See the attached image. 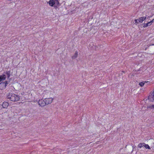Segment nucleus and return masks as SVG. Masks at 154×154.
<instances>
[{"mask_svg":"<svg viewBox=\"0 0 154 154\" xmlns=\"http://www.w3.org/2000/svg\"><path fill=\"white\" fill-rule=\"evenodd\" d=\"M6 98L7 99L10 100L11 101L17 102L19 100L20 97L14 93H9L8 95H7Z\"/></svg>","mask_w":154,"mask_h":154,"instance_id":"obj_1","label":"nucleus"},{"mask_svg":"<svg viewBox=\"0 0 154 154\" xmlns=\"http://www.w3.org/2000/svg\"><path fill=\"white\" fill-rule=\"evenodd\" d=\"M148 99L150 101H154V90L152 93H150Z\"/></svg>","mask_w":154,"mask_h":154,"instance_id":"obj_2","label":"nucleus"},{"mask_svg":"<svg viewBox=\"0 0 154 154\" xmlns=\"http://www.w3.org/2000/svg\"><path fill=\"white\" fill-rule=\"evenodd\" d=\"M38 103V104L42 107L46 105L45 101L42 99L39 100Z\"/></svg>","mask_w":154,"mask_h":154,"instance_id":"obj_3","label":"nucleus"},{"mask_svg":"<svg viewBox=\"0 0 154 154\" xmlns=\"http://www.w3.org/2000/svg\"><path fill=\"white\" fill-rule=\"evenodd\" d=\"M45 101L46 105H48L49 104L51 103H52L53 100V98H45Z\"/></svg>","mask_w":154,"mask_h":154,"instance_id":"obj_4","label":"nucleus"},{"mask_svg":"<svg viewBox=\"0 0 154 154\" xmlns=\"http://www.w3.org/2000/svg\"><path fill=\"white\" fill-rule=\"evenodd\" d=\"M6 79V76L5 74L0 75V82L2 81L5 80Z\"/></svg>","mask_w":154,"mask_h":154,"instance_id":"obj_5","label":"nucleus"},{"mask_svg":"<svg viewBox=\"0 0 154 154\" xmlns=\"http://www.w3.org/2000/svg\"><path fill=\"white\" fill-rule=\"evenodd\" d=\"M8 105L9 103L7 102H3L2 106L3 108H6L8 106Z\"/></svg>","mask_w":154,"mask_h":154,"instance_id":"obj_6","label":"nucleus"},{"mask_svg":"<svg viewBox=\"0 0 154 154\" xmlns=\"http://www.w3.org/2000/svg\"><path fill=\"white\" fill-rule=\"evenodd\" d=\"M6 86L5 85V83L4 82H1L0 83V89H3L6 88Z\"/></svg>","mask_w":154,"mask_h":154,"instance_id":"obj_7","label":"nucleus"},{"mask_svg":"<svg viewBox=\"0 0 154 154\" xmlns=\"http://www.w3.org/2000/svg\"><path fill=\"white\" fill-rule=\"evenodd\" d=\"M48 3L49 5L52 7L54 6V0H50L48 2Z\"/></svg>","mask_w":154,"mask_h":154,"instance_id":"obj_8","label":"nucleus"},{"mask_svg":"<svg viewBox=\"0 0 154 154\" xmlns=\"http://www.w3.org/2000/svg\"><path fill=\"white\" fill-rule=\"evenodd\" d=\"M152 24V23H151V21L149 22L146 23L144 24V25L143 26V27L144 28H146L148 26H150Z\"/></svg>","mask_w":154,"mask_h":154,"instance_id":"obj_9","label":"nucleus"},{"mask_svg":"<svg viewBox=\"0 0 154 154\" xmlns=\"http://www.w3.org/2000/svg\"><path fill=\"white\" fill-rule=\"evenodd\" d=\"M146 16L145 17H140L139 19V20L140 22V23H142L143 21L146 20Z\"/></svg>","mask_w":154,"mask_h":154,"instance_id":"obj_10","label":"nucleus"},{"mask_svg":"<svg viewBox=\"0 0 154 154\" xmlns=\"http://www.w3.org/2000/svg\"><path fill=\"white\" fill-rule=\"evenodd\" d=\"M78 56V52L76 51L74 55L72 57V59H74L76 58Z\"/></svg>","mask_w":154,"mask_h":154,"instance_id":"obj_11","label":"nucleus"},{"mask_svg":"<svg viewBox=\"0 0 154 154\" xmlns=\"http://www.w3.org/2000/svg\"><path fill=\"white\" fill-rule=\"evenodd\" d=\"M5 73L7 75L8 79H9L10 76V75H11V71H7Z\"/></svg>","mask_w":154,"mask_h":154,"instance_id":"obj_12","label":"nucleus"},{"mask_svg":"<svg viewBox=\"0 0 154 154\" xmlns=\"http://www.w3.org/2000/svg\"><path fill=\"white\" fill-rule=\"evenodd\" d=\"M55 7H56L57 5L59 4V2L58 0H54Z\"/></svg>","mask_w":154,"mask_h":154,"instance_id":"obj_13","label":"nucleus"},{"mask_svg":"<svg viewBox=\"0 0 154 154\" xmlns=\"http://www.w3.org/2000/svg\"><path fill=\"white\" fill-rule=\"evenodd\" d=\"M144 143H140L138 145V147L139 148H141L143 146H144Z\"/></svg>","mask_w":154,"mask_h":154,"instance_id":"obj_14","label":"nucleus"},{"mask_svg":"<svg viewBox=\"0 0 154 154\" xmlns=\"http://www.w3.org/2000/svg\"><path fill=\"white\" fill-rule=\"evenodd\" d=\"M140 82L139 83V85L141 87H142V86H143L144 85L145 83V82Z\"/></svg>","mask_w":154,"mask_h":154,"instance_id":"obj_15","label":"nucleus"},{"mask_svg":"<svg viewBox=\"0 0 154 154\" xmlns=\"http://www.w3.org/2000/svg\"><path fill=\"white\" fill-rule=\"evenodd\" d=\"M144 146L145 147L146 149H150L151 148L149 146L148 144H146L144 143Z\"/></svg>","mask_w":154,"mask_h":154,"instance_id":"obj_16","label":"nucleus"},{"mask_svg":"<svg viewBox=\"0 0 154 154\" xmlns=\"http://www.w3.org/2000/svg\"><path fill=\"white\" fill-rule=\"evenodd\" d=\"M134 21L135 22V24L136 25L138 24L140 22L139 21V19H135Z\"/></svg>","mask_w":154,"mask_h":154,"instance_id":"obj_17","label":"nucleus"},{"mask_svg":"<svg viewBox=\"0 0 154 154\" xmlns=\"http://www.w3.org/2000/svg\"><path fill=\"white\" fill-rule=\"evenodd\" d=\"M154 107V105H149L147 107L148 108H150L151 109H153V108Z\"/></svg>","mask_w":154,"mask_h":154,"instance_id":"obj_18","label":"nucleus"},{"mask_svg":"<svg viewBox=\"0 0 154 154\" xmlns=\"http://www.w3.org/2000/svg\"><path fill=\"white\" fill-rule=\"evenodd\" d=\"M4 82L5 85L6 87L7 86V85L8 84V83L7 81H5V82Z\"/></svg>","mask_w":154,"mask_h":154,"instance_id":"obj_19","label":"nucleus"},{"mask_svg":"<svg viewBox=\"0 0 154 154\" xmlns=\"http://www.w3.org/2000/svg\"><path fill=\"white\" fill-rule=\"evenodd\" d=\"M151 22L152 23L153 22H154V18L152 19V20L151 21Z\"/></svg>","mask_w":154,"mask_h":154,"instance_id":"obj_20","label":"nucleus"},{"mask_svg":"<svg viewBox=\"0 0 154 154\" xmlns=\"http://www.w3.org/2000/svg\"><path fill=\"white\" fill-rule=\"evenodd\" d=\"M150 17V16H148V17H149H149Z\"/></svg>","mask_w":154,"mask_h":154,"instance_id":"obj_21","label":"nucleus"},{"mask_svg":"<svg viewBox=\"0 0 154 154\" xmlns=\"http://www.w3.org/2000/svg\"><path fill=\"white\" fill-rule=\"evenodd\" d=\"M153 109H154V107L153 108Z\"/></svg>","mask_w":154,"mask_h":154,"instance_id":"obj_22","label":"nucleus"},{"mask_svg":"<svg viewBox=\"0 0 154 154\" xmlns=\"http://www.w3.org/2000/svg\"><path fill=\"white\" fill-rule=\"evenodd\" d=\"M152 45H154V44Z\"/></svg>","mask_w":154,"mask_h":154,"instance_id":"obj_23","label":"nucleus"}]
</instances>
